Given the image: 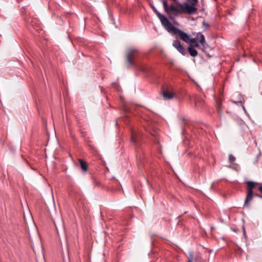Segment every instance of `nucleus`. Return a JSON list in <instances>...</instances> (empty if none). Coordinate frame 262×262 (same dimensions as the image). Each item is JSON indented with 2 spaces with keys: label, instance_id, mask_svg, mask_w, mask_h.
I'll return each instance as SVG.
<instances>
[{
  "label": "nucleus",
  "instance_id": "f257e3e1",
  "mask_svg": "<svg viewBox=\"0 0 262 262\" xmlns=\"http://www.w3.org/2000/svg\"><path fill=\"white\" fill-rule=\"evenodd\" d=\"M160 1L163 4L164 11L170 19H172V15L177 16L183 13L192 14L197 12V9L193 5H189L187 3H179L176 6L173 5L169 6L165 0Z\"/></svg>",
  "mask_w": 262,
  "mask_h": 262
},
{
  "label": "nucleus",
  "instance_id": "f03ea898",
  "mask_svg": "<svg viewBox=\"0 0 262 262\" xmlns=\"http://www.w3.org/2000/svg\"><path fill=\"white\" fill-rule=\"evenodd\" d=\"M165 28L168 32L173 33V34L179 36V38L184 42L187 43H189V39L191 38L190 36L184 31L173 26L170 22Z\"/></svg>",
  "mask_w": 262,
  "mask_h": 262
},
{
  "label": "nucleus",
  "instance_id": "7ed1b4c3",
  "mask_svg": "<svg viewBox=\"0 0 262 262\" xmlns=\"http://www.w3.org/2000/svg\"><path fill=\"white\" fill-rule=\"evenodd\" d=\"M196 38H190L189 41V43H188L190 45L189 46L196 47L198 48H200V45L197 41V40H199L200 43L205 48L206 43L204 35L202 33L199 32L196 34Z\"/></svg>",
  "mask_w": 262,
  "mask_h": 262
},
{
  "label": "nucleus",
  "instance_id": "20e7f679",
  "mask_svg": "<svg viewBox=\"0 0 262 262\" xmlns=\"http://www.w3.org/2000/svg\"><path fill=\"white\" fill-rule=\"evenodd\" d=\"M138 53V50L136 48H130L127 50L126 56L129 65H134V58L136 57Z\"/></svg>",
  "mask_w": 262,
  "mask_h": 262
},
{
  "label": "nucleus",
  "instance_id": "39448f33",
  "mask_svg": "<svg viewBox=\"0 0 262 262\" xmlns=\"http://www.w3.org/2000/svg\"><path fill=\"white\" fill-rule=\"evenodd\" d=\"M150 6L152 9L154 10V11L155 12V13L158 17L159 19L160 20V21L162 25L165 28L167 26V25L170 23V21L165 16L161 14L154 6L151 5Z\"/></svg>",
  "mask_w": 262,
  "mask_h": 262
},
{
  "label": "nucleus",
  "instance_id": "423d86ee",
  "mask_svg": "<svg viewBox=\"0 0 262 262\" xmlns=\"http://www.w3.org/2000/svg\"><path fill=\"white\" fill-rule=\"evenodd\" d=\"M172 46L183 55H185L186 54V52L184 47L181 44L179 41H173Z\"/></svg>",
  "mask_w": 262,
  "mask_h": 262
},
{
  "label": "nucleus",
  "instance_id": "0eeeda50",
  "mask_svg": "<svg viewBox=\"0 0 262 262\" xmlns=\"http://www.w3.org/2000/svg\"><path fill=\"white\" fill-rule=\"evenodd\" d=\"M174 93L167 90H164L162 92V96L165 100H170L174 97Z\"/></svg>",
  "mask_w": 262,
  "mask_h": 262
},
{
  "label": "nucleus",
  "instance_id": "6e6552de",
  "mask_svg": "<svg viewBox=\"0 0 262 262\" xmlns=\"http://www.w3.org/2000/svg\"><path fill=\"white\" fill-rule=\"evenodd\" d=\"M254 196L253 193L251 192H247L246 198L244 202V206L245 207H249L250 203L252 201L253 197Z\"/></svg>",
  "mask_w": 262,
  "mask_h": 262
},
{
  "label": "nucleus",
  "instance_id": "1a4fd4ad",
  "mask_svg": "<svg viewBox=\"0 0 262 262\" xmlns=\"http://www.w3.org/2000/svg\"><path fill=\"white\" fill-rule=\"evenodd\" d=\"M139 135L135 131H132L131 141L136 146L138 145Z\"/></svg>",
  "mask_w": 262,
  "mask_h": 262
},
{
  "label": "nucleus",
  "instance_id": "9d476101",
  "mask_svg": "<svg viewBox=\"0 0 262 262\" xmlns=\"http://www.w3.org/2000/svg\"><path fill=\"white\" fill-rule=\"evenodd\" d=\"M247 192L253 193V189L255 187L256 183L249 181L247 183Z\"/></svg>",
  "mask_w": 262,
  "mask_h": 262
},
{
  "label": "nucleus",
  "instance_id": "9b49d317",
  "mask_svg": "<svg viewBox=\"0 0 262 262\" xmlns=\"http://www.w3.org/2000/svg\"><path fill=\"white\" fill-rule=\"evenodd\" d=\"M188 51L189 52V54L192 57H196L198 54V51L193 47L191 46H189L188 47Z\"/></svg>",
  "mask_w": 262,
  "mask_h": 262
},
{
  "label": "nucleus",
  "instance_id": "f8f14e48",
  "mask_svg": "<svg viewBox=\"0 0 262 262\" xmlns=\"http://www.w3.org/2000/svg\"><path fill=\"white\" fill-rule=\"evenodd\" d=\"M79 163L80 164V166L81 169L84 171H86L88 170V166L86 162L83 160H79Z\"/></svg>",
  "mask_w": 262,
  "mask_h": 262
},
{
  "label": "nucleus",
  "instance_id": "ddd939ff",
  "mask_svg": "<svg viewBox=\"0 0 262 262\" xmlns=\"http://www.w3.org/2000/svg\"><path fill=\"white\" fill-rule=\"evenodd\" d=\"M235 160V158L232 155H230L229 156V161L230 163H232Z\"/></svg>",
  "mask_w": 262,
  "mask_h": 262
},
{
  "label": "nucleus",
  "instance_id": "4468645a",
  "mask_svg": "<svg viewBox=\"0 0 262 262\" xmlns=\"http://www.w3.org/2000/svg\"><path fill=\"white\" fill-rule=\"evenodd\" d=\"M193 258V253H189V258H188V260L187 262H192Z\"/></svg>",
  "mask_w": 262,
  "mask_h": 262
},
{
  "label": "nucleus",
  "instance_id": "2eb2a0df",
  "mask_svg": "<svg viewBox=\"0 0 262 262\" xmlns=\"http://www.w3.org/2000/svg\"><path fill=\"white\" fill-rule=\"evenodd\" d=\"M199 100H195V105L196 106H200L201 105V104H200V102H199Z\"/></svg>",
  "mask_w": 262,
  "mask_h": 262
},
{
  "label": "nucleus",
  "instance_id": "dca6fc26",
  "mask_svg": "<svg viewBox=\"0 0 262 262\" xmlns=\"http://www.w3.org/2000/svg\"><path fill=\"white\" fill-rule=\"evenodd\" d=\"M203 26H204V27H205L206 28H207V27H209L208 24L207 23L205 22V21H204V22L203 23Z\"/></svg>",
  "mask_w": 262,
  "mask_h": 262
},
{
  "label": "nucleus",
  "instance_id": "f3484780",
  "mask_svg": "<svg viewBox=\"0 0 262 262\" xmlns=\"http://www.w3.org/2000/svg\"><path fill=\"white\" fill-rule=\"evenodd\" d=\"M259 190L262 193V186L259 187Z\"/></svg>",
  "mask_w": 262,
  "mask_h": 262
},
{
  "label": "nucleus",
  "instance_id": "a211bd4d",
  "mask_svg": "<svg viewBox=\"0 0 262 262\" xmlns=\"http://www.w3.org/2000/svg\"><path fill=\"white\" fill-rule=\"evenodd\" d=\"M95 185H97V186H99L100 185V183L98 182H96V183H95Z\"/></svg>",
  "mask_w": 262,
  "mask_h": 262
},
{
  "label": "nucleus",
  "instance_id": "6ab92c4d",
  "mask_svg": "<svg viewBox=\"0 0 262 262\" xmlns=\"http://www.w3.org/2000/svg\"><path fill=\"white\" fill-rule=\"evenodd\" d=\"M173 1L174 2H176V3L177 4V5L179 4V3H178V0H173Z\"/></svg>",
  "mask_w": 262,
  "mask_h": 262
},
{
  "label": "nucleus",
  "instance_id": "aec40b11",
  "mask_svg": "<svg viewBox=\"0 0 262 262\" xmlns=\"http://www.w3.org/2000/svg\"><path fill=\"white\" fill-rule=\"evenodd\" d=\"M217 109L219 110V111H220L221 110L220 105H218Z\"/></svg>",
  "mask_w": 262,
  "mask_h": 262
}]
</instances>
